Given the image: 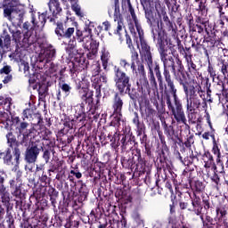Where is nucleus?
<instances>
[{
	"instance_id": "nucleus-1",
	"label": "nucleus",
	"mask_w": 228,
	"mask_h": 228,
	"mask_svg": "<svg viewBox=\"0 0 228 228\" xmlns=\"http://www.w3.org/2000/svg\"><path fill=\"white\" fill-rule=\"evenodd\" d=\"M77 40L79 44H82L84 49L89 51L87 53L88 60H94L97 56V51L99 49V44L92 40V28L90 26H86L84 31L79 29L76 30Z\"/></svg>"
},
{
	"instance_id": "nucleus-2",
	"label": "nucleus",
	"mask_w": 228,
	"mask_h": 228,
	"mask_svg": "<svg viewBox=\"0 0 228 228\" xmlns=\"http://www.w3.org/2000/svg\"><path fill=\"white\" fill-rule=\"evenodd\" d=\"M151 4H154L157 15L159 17L158 26L151 27V34L153 39L156 40V36L159 35V24L160 29H167V31H172V22H170V20L167 15V12H165V7L161 5V2L159 0H151Z\"/></svg>"
},
{
	"instance_id": "nucleus-3",
	"label": "nucleus",
	"mask_w": 228,
	"mask_h": 228,
	"mask_svg": "<svg viewBox=\"0 0 228 228\" xmlns=\"http://www.w3.org/2000/svg\"><path fill=\"white\" fill-rule=\"evenodd\" d=\"M114 76L116 86L120 94H124L126 88L129 90V77L120 68L114 67Z\"/></svg>"
},
{
	"instance_id": "nucleus-4",
	"label": "nucleus",
	"mask_w": 228,
	"mask_h": 228,
	"mask_svg": "<svg viewBox=\"0 0 228 228\" xmlns=\"http://www.w3.org/2000/svg\"><path fill=\"white\" fill-rule=\"evenodd\" d=\"M137 35L139 37L141 48H139L141 56L144 58L147 65H152V54L151 53V46L147 45V41L143 38V29L136 30Z\"/></svg>"
},
{
	"instance_id": "nucleus-5",
	"label": "nucleus",
	"mask_w": 228,
	"mask_h": 228,
	"mask_svg": "<svg viewBox=\"0 0 228 228\" xmlns=\"http://www.w3.org/2000/svg\"><path fill=\"white\" fill-rule=\"evenodd\" d=\"M4 17H8V19H13L14 20H18V22H22L26 15V7H24V5L4 7Z\"/></svg>"
},
{
	"instance_id": "nucleus-6",
	"label": "nucleus",
	"mask_w": 228,
	"mask_h": 228,
	"mask_svg": "<svg viewBox=\"0 0 228 228\" xmlns=\"http://www.w3.org/2000/svg\"><path fill=\"white\" fill-rule=\"evenodd\" d=\"M131 60V69L133 74H134L135 77L138 79H143V77H145V68L138 59V52H132Z\"/></svg>"
},
{
	"instance_id": "nucleus-7",
	"label": "nucleus",
	"mask_w": 228,
	"mask_h": 228,
	"mask_svg": "<svg viewBox=\"0 0 228 228\" xmlns=\"http://www.w3.org/2000/svg\"><path fill=\"white\" fill-rule=\"evenodd\" d=\"M41 151L42 149L38 148V145L32 143L25 151V161L27 163H36Z\"/></svg>"
},
{
	"instance_id": "nucleus-8",
	"label": "nucleus",
	"mask_w": 228,
	"mask_h": 228,
	"mask_svg": "<svg viewBox=\"0 0 228 228\" xmlns=\"http://www.w3.org/2000/svg\"><path fill=\"white\" fill-rule=\"evenodd\" d=\"M56 56V49H54V46L48 45L45 49L41 50V53H39V61L45 62V63H50V61H53Z\"/></svg>"
},
{
	"instance_id": "nucleus-9",
	"label": "nucleus",
	"mask_w": 228,
	"mask_h": 228,
	"mask_svg": "<svg viewBox=\"0 0 228 228\" xmlns=\"http://www.w3.org/2000/svg\"><path fill=\"white\" fill-rule=\"evenodd\" d=\"M186 99V108L187 111H193L194 108H199L200 106V99L195 93V88L192 87L190 89V95H187Z\"/></svg>"
},
{
	"instance_id": "nucleus-10",
	"label": "nucleus",
	"mask_w": 228,
	"mask_h": 228,
	"mask_svg": "<svg viewBox=\"0 0 228 228\" xmlns=\"http://www.w3.org/2000/svg\"><path fill=\"white\" fill-rule=\"evenodd\" d=\"M175 108L174 107L171 110L174 118H175L176 122H182V124H184V122H186V116L184 115V110H183V104H181V102L177 100L175 101Z\"/></svg>"
},
{
	"instance_id": "nucleus-11",
	"label": "nucleus",
	"mask_w": 228,
	"mask_h": 228,
	"mask_svg": "<svg viewBox=\"0 0 228 228\" xmlns=\"http://www.w3.org/2000/svg\"><path fill=\"white\" fill-rule=\"evenodd\" d=\"M129 12L132 17V22L128 24V28H129L130 33H132V35H134V37H137L136 31H139L140 29H142V25H140V21H138V18H136V13H134V9H133V6L131 5L129 6Z\"/></svg>"
},
{
	"instance_id": "nucleus-12",
	"label": "nucleus",
	"mask_w": 228,
	"mask_h": 228,
	"mask_svg": "<svg viewBox=\"0 0 228 228\" xmlns=\"http://www.w3.org/2000/svg\"><path fill=\"white\" fill-rule=\"evenodd\" d=\"M45 12H43L40 14V12L37 13H33L32 14V24L35 28V29H37V28L38 29H42V28H44V26H45Z\"/></svg>"
},
{
	"instance_id": "nucleus-13",
	"label": "nucleus",
	"mask_w": 228,
	"mask_h": 228,
	"mask_svg": "<svg viewBox=\"0 0 228 228\" xmlns=\"http://www.w3.org/2000/svg\"><path fill=\"white\" fill-rule=\"evenodd\" d=\"M10 186L11 188H15V190L12 192V195L16 197V199L20 198V195L22 193V191L20 190V186H22V182L19 180V178L15 180H11L10 181Z\"/></svg>"
},
{
	"instance_id": "nucleus-14",
	"label": "nucleus",
	"mask_w": 228,
	"mask_h": 228,
	"mask_svg": "<svg viewBox=\"0 0 228 228\" xmlns=\"http://www.w3.org/2000/svg\"><path fill=\"white\" fill-rule=\"evenodd\" d=\"M122 106H124L122 98H120L118 94H116L114 98L113 109L114 113H116V115H119V117L122 115Z\"/></svg>"
},
{
	"instance_id": "nucleus-15",
	"label": "nucleus",
	"mask_w": 228,
	"mask_h": 228,
	"mask_svg": "<svg viewBox=\"0 0 228 228\" xmlns=\"http://www.w3.org/2000/svg\"><path fill=\"white\" fill-rule=\"evenodd\" d=\"M114 10V20L117 21L120 20V5L118 4V0H114V4L110 5L109 8V15H111L113 13Z\"/></svg>"
},
{
	"instance_id": "nucleus-16",
	"label": "nucleus",
	"mask_w": 228,
	"mask_h": 228,
	"mask_svg": "<svg viewBox=\"0 0 228 228\" xmlns=\"http://www.w3.org/2000/svg\"><path fill=\"white\" fill-rule=\"evenodd\" d=\"M50 12H53L55 15H58L61 12L59 0H50L48 3Z\"/></svg>"
},
{
	"instance_id": "nucleus-17",
	"label": "nucleus",
	"mask_w": 228,
	"mask_h": 228,
	"mask_svg": "<svg viewBox=\"0 0 228 228\" xmlns=\"http://www.w3.org/2000/svg\"><path fill=\"white\" fill-rule=\"evenodd\" d=\"M101 61L103 67V70L108 72L109 70L108 62L110 61V52L106 51L105 49L102 50Z\"/></svg>"
},
{
	"instance_id": "nucleus-18",
	"label": "nucleus",
	"mask_w": 228,
	"mask_h": 228,
	"mask_svg": "<svg viewBox=\"0 0 228 228\" xmlns=\"http://www.w3.org/2000/svg\"><path fill=\"white\" fill-rule=\"evenodd\" d=\"M4 105L6 111L12 110V98L8 96H0V106Z\"/></svg>"
},
{
	"instance_id": "nucleus-19",
	"label": "nucleus",
	"mask_w": 228,
	"mask_h": 228,
	"mask_svg": "<svg viewBox=\"0 0 228 228\" xmlns=\"http://www.w3.org/2000/svg\"><path fill=\"white\" fill-rule=\"evenodd\" d=\"M0 197L2 199L3 204L5 206L10 204V192L6 191V187H4L3 190L0 189Z\"/></svg>"
},
{
	"instance_id": "nucleus-20",
	"label": "nucleus",
	"mask_w": 228,
	"mask_h": 228,
	"mask_svg": "<svg viewBox=\"0 0 228 228\" xmlns=\"http://www.w3.org/2000/svg\"><path fill=\"white\" fill-rule=\"evenodd\" d=\"M167 86L171 90V94L173 95L174 102L179 101V98L177 97V89H175V86H174V82L171 79L167 78Z\"/></svg>"
},
{
	"instance_id": "nucleus-21",
	"label": "nucleus",
	"mask_w": 228,
	"mask_h": 228,
	"mask_svg": "<svg viewBox=\"0 0 228 228\" xmlns=\"http://www.w3.org/2000/svg\"><path fill=\"white\" fill-rule=\"evenodd\" d=\"M167 86L171 90V94L173 95L174 102L179 101V98L177 97V89H175V86H174V82L171 79L167 78Z\"/></svg>"
},
{
	"instance_id": "nucleus-22",
	"label": "nucleus",
	"mask_w": 228,
	"mask_h": 228,
	"mask_svg": "<svg viewBox=\"0 0 228 228\" xmlns=\"http://www.w3.org/2000/svg\"><path fill=\"white\" fill-rule=\"evenodd\" d=\"M152 64L148 65L150 70V84L152 88H158V83L156 82V77H154V71L152 70Z\"/></svg>"
},
{
	"instance_id": "nucleus-23",
	"label": "nucleus",
	"mask_w": 228,
	"mask_h": 228,
	"mask_svg": "<svg viewBox=\"0 0 228 228\" xmlns=\"http://www.w3.org/2000/svg\"><path fill=\"white\" fill-rule=\"evenodd\" d=\"M144 114L146 118H154V116L156 115V110L152 109L151 105H147L144 110Z\"/></svg>"
},
{
	"instance_id": "nucleus-24",
	"label": "nucleus",
	"mask_w": 228,
	"mask_h": 228,
	"mask_svg": "<svg viewBox=\"0 0 228 228\" xmlns=\"http://www.w3.org/2000/svg\"><path fill=\"white\" fill-rule=\"evenodd\" d=\"M55 34L57 37H63L65 34V28H63V23L58 21L57 27L55 28Z\"/></svg>"
},
{
	"instance_id": "nucleus-25",
	"label": "nucleus",
	"mask_w": 228,
	"mask_h": 228,
	"mask_svg": "<svg viewBox=\"0 0 228 228\" xmlns=\"http://www.w3.org/2000/svg\"><path fill=\"white\" fill-rule=\"evenodd\" d=\"M11 33L12 35L13 40L16 43L20 44V38H22V33L20 32V30H12L11 31Z\"/></svg>"
},
{
	"instance_id": "nucleus-26",
	"label": "nucleus",
	"mask_w": 228,
	"mask_h": 228,
	"mask_svg": "<svg viewBox=\"0 0 228 228\" xmlns=\"http://www.w3.org/2000/svg\"><path fill=\"white\" fill-rule=\"evenodd\" d=\"M20 70H23L25 73L29 72V63L24 60H20L19 63Z\"/></svg>"
},
{
	"instance_id": "nucleus-27",
	"label": "nucleus",
	"mask_w": 228,
	"mask_h": 228,
	"mask_svg": "<svg viewBox=\"0 0 228 228\" xmlns=\"http://www.w3.org/2000/svg\"><path fill=\"white\" fill-rule=\"evenodd\" d=\"M216 215L218 218V222H222V220H225V215H227V211L225 209L217 208L216 209Z\"/></svg>"
},
{
	"instance_id": "nucleus-28",
	"label": "nucleus",
	"mask_w": 228,
	"mask_h": 228,
	"mask_svg": "<svg viewBox=\"0 0 228 228\" xmlns=\"http://www.w3.org/2000/svg\"><path fill=\"white\" fill-rule=\"evenodd\" d=\"M91 69L93 76H99V74H101V64H99V62L93 64Z\"/></svg>"
},
{
	"instance_id": "nucleus-29",
	"label": "nucleus",
	"mask_w": 228,
	"mask_h": 228,
	"mask_svg": "<svg viewBox=\"0 0 228 228\" xmlns=\"http://www.w3.org/2000/svg\"><path fill=\"white\" fill-rule=\"evenodd\" d=\"M9 3L6 8H15L17 6H23L24 4H20V0H8Z\"/></svg>"
},
{
	"instance_id": "nucleus-30",
	"label": "nucleus",
	"mask_w": 228,
	"mask_h": 228,
	"mask_svg": "<svg viewBox=\"0 0 228 228\" xmlns=\"http://www.w3.org/2000/svg\"><path fill=\"white\" fill-rule=\"evenodd\" d=\"M33 44V40H31V37H28V35H25L22 39V46L23 47H29Z\"/></svg>"
},
{
	"instance_id": "nucleus-31",
	"label": "nucleus",
	"mask_w": 228,
	"mask_h": 228,
	"mask_svg": "<svg viewBox=\"0 0 228 228\" xmlns=\"http://www.w3.org/2000/svg\"><path fill=\"white\" fill-rule=\"evenodd\" d=\"M76 31V28H68L65 31H64V35L62 36L64 38H71L72 35H74Z\"/></svg>"
},
{
	"instance_id": "nucleus-32",
	"label": "nucleus",
	"mask_w": 228,
	"mask_h": 228,
	"mask_svg": "<svg viewBox=\"0 0 228 228\" xmlns=\"http://www.w3.org/2000/svg\"><path fill=\"white\" fill-rule=\"evenodd\" d=\"M0 127L10 131L12 129V121L10 119H6L5 121H2L0 123Z\"/></svg>"
},
{
	"instance_id": "nucleus-33",
	"label": "nucleus",
	"mask_w": 228,
	"mask_h": 228,
	"mask_svg": "<svg viewBox=\"0 0 228 228\" xmlns=\"http://www.w3.org/2000/svg\"><path fill=\"white\" fill-rule=\"evenodd\" d=\"M60 88L62 90V92L65 93L66 96L69 95L70 90H72V87H70V86H69V84L60 85Z\"/></svg>"
},
{
	"instance_id": "nucleus-34",
	"label": "nucleus",
	"mask_w": 228,
	"mask_h": 228,
	"mask_svg": "<svg viewBox=\"0 0 228 228\" xmlns=\"http://www.w3.org/2000/svg\"><path fill=\"white\" fill-rule=\"evenodd\" d=\"M79 193L82 197H84V199H86L87 195H88V189H86V185L85 183L81 184V187L79 189Z\"/></svg>"
},
{
	"instance_id": "nucleus-35",
	"label": "nucleus",
	"mask_w": 228,
	"mask_h": 228,
	"mask_svg": "<svg viewBox=\"0 0 228 228\" xmlns=\"http://www.w3.org/2000/svg\"><path fill=\"white\" fill-rule=\"evenodd\" d=\"M71 8L73 12H75L76 15H77L78 17H83V12H81V7L79 6V4H74Z\"/></svg>"
},
{
	"instance_id": "nucleus-36",
	"label": "nucleus",
	"mask_w": 228,
	"mask_h": 228,
	"mask_svg": "<svg viewBox=\"0 0 228 228\" xmlns=\"http://www.w3.org/2000/svg\"><path fill=\"white\" fill-rule=\"evenodd\" d=\"M4 179H6V173L0 170V190H4Z\"/></svg>"
},
{
	"instance_id": "nucleus-37",
	"label": "nucleus",
	"mask_w": 228,
	"mask_h": 228,
	"mask_svg": "<svg viewBox=\"0 0 228 228\" xmlns=\"http://www.w3.org/2000/svg\"><path fill=\"white\" fill-rule=\"evenodd\" d=\"M10 42H11V40H10L9 37L4 38V44H3V39L0 38V47H1V49H4V47H6V49H8V45H10Z\"/></svg>"
},
{
	"instance_id": "nucleus-38",
	"label": "nucleus",
	"mask_w": 228,
	"mask_h": 228,
	"mask_svg": "<svg viewBox=\"0 0 228 228\" xmlns=\"http://www.w3.org/2000/svg\"><path fill=\"white\" fill-rule=\"evenodd\" d=\"M116 22H118L117 30L115 31L116 35H120V31L122 30V28H124V21L122 19L117 20Z\"/></svg>"
},
{
	"instance_id": "nucleus-39",
	"label": "nucleus",
	"mask_w": 228,
	"mask_h": 228,
	"mask_svg": "<svg viewBox=\"0 0 228 228\" xmlns=\"http://www.w3.org/2000/svg\"><path fill=\"white\" fill-rule=\"evenodd\" d=\"M192 206L194 208L193 211H194L195 215H197L198 216H200V215L202 213V208H196L197 206H199V202L192 201Z\"/></svg>"
},
{
	"instance_id": "nucleus-40",
	"label": "nucleus",
	"mask_w": 228,
	"mask_h": 228,
	"mask_svg": "<svg viewBox=\"0 0 228 228\" xmlns=\"http://www.w3.org/2000/svg\"><path fill=\"white\" fill-rule=\"evenodd\" d=\"M7 143H9L10 147H12V143H15V137H13V134L9 132L6 134Z\"/></svg>"
},
{
	"instance_id": "nucleus-41",
	"label": "nucleus",
	"mask_w": 228,
	"mask_h": 228,
	"mask_svg": "<svg viewBox=\"0 0 228 228\" xmlns=\"http://www.w3.org/2000/svg\"><path fill=\"white\" fill-rule=\"evenodd\" d=\"M159 53L161 61L165 63V61H167V56H168V54L167 53V50L160 47Z\"/></svg>"
},
{
	"instance_id": "nucleus-42",
	"label": "nucleus",
	"mask_w": 228,
	"mask_h": 228,
	"mask_svg": "<svg viewBox=\"0 0 228 228\" xmlns=\"http://www.w3.org/2000/svg\"><path fill=\"white\" fill-rule=\"evenodd\" d=\"M119 65L120 67H122L123 69H129L130 64L129 62H127V61L126 59H121L119 61Z\"/></svg>"
},
{
	"instance_id": "nucleus-43",
	"label": "nucleus",
	"mask_w": 228,
	"mask_h": 228,
	"mask_svg": "<svg viewBox=\"0 0 228 228\" xmlns=\"http://www.w3.org/2000/svg\"><path fill=\"white\" fill-rule=\"evenodd\" d=\"M43 158L45 163H49V159H51V152H49V151H45Z\"/></svg>"
},
{
	"instance_id": "nucleus-44",
	"label": "nucleus",
	"mask_w": 228,
	"mask_h": 228,
	"mask_svg": "<svg viewBox=\"0 0 228 228\" xmlns=\"http://www.w3.org/2000/svg\"><path fill=\"white\" fill-rule=\"evenodd\" d=\"M29 143V135L28 134H23V139L21 141V145H28Z\"/></svg>"
},
{
	"instance_id": "nucleus-45",
	"label": "nucleus",
	"mask_w": 228,
	"mask_h": 228,
	"mask_svg": "<svg viewBox=\"0 0 228 228\" xmlns=\"http://www.w3.org/2000/svg\"><path fill=\"white\" fill-rule=\"evenodd\" d=\"M76 45H77L76 38L69 40V45H68V47L69 49H76Z\"/></svg>"
},
{
	"instance_id": "nucleus-46",
	"label": "nucleus",
	"mask_w": 228,
	"mask_h": 228,
	"mask_svg": "<svg viewBox=\"0 0 228 228\" xmlns=\"http://www.w3.org/2000/svg\"><path fill=\"white\" fill-rule=\"evenodd\" d=\"M145 17L147 20H151V19H152V11L145 9Z\"/></svg>"
},
{
	"instance_id": "nucleus-47",
	"label": "nucleus",
	"mask_w": 228,
	"mask_h": 228,
	"mask_svg": "<svg viewBox=\"0 0 228 228\" xmlns=\"http://www.w3.org/2000/svg\"><path fill=\"white\" fill-rule=\"evenodd\" d=\"M12 71V69H10L9 66H5L1 70L0 73L1 74H10V72Z\"/></svg>"
},
{
	"instance_id": "nucleus-48",
	"label": "nucleus",
	"mask_w": 228,
	"mask_h": 228,
	"mask_svg": "<svg viewBox=\"0 0 228 228\" xmlns=\"http://www.w3.org/2000/svg\"><path fill=\"white\" fill-rule=\"evenodd\" d=\"M70 174L72 175H75L77 177V179H81V177H83V175L80 172H76L74 170H71Z\"/></svg>"
},
{
	"instance_id": "nucleus-49",
	"label": "nucleus",
	"mask_w": 228,
	"mask_h": 228,
	"mask_svg": "<svg viewBox=\"0 0 228 228\" xmlns=\"http://www.w3.org/2000/svg\"><path fill=\"white\" fill-rule=\"evenodd\" d=\"M12 75H7V76L4 77V79L3 80V83H4V85H8V83H10V82L12 81Z\"/></svg>"
},
{
	"instance_id": "nucleus-50",
	"label": "nucleus",
	"mask_w": 228,
	"mask_h": 228,
	"mask_svg": "<svg viewBox=\"0 0 228 228\" xmlns=\"http://www.w3.org/2000/svg\"><path fill=\"white\" fill-rule=\"evenodd\" d=\"M196 190L198 191H202V190H204V185H202V183L196 182Z\"/></svg>"
},
{
	"instance_id": "nucleus-51",
	"label": "nucleus",
	"mask_w": 228,
	"mask_h": 228,
	"mask_svg": "<svg viewBox=\"0 0 228 228\" xmlns=\"http://www.w3.org/2000/svg\"><path fill=\"white\" fill-rule=\"evenodd\" d=\"M216 163H217V165H220V167H221V171H220V173L221 174H223V172H224V164L222 163V160L220 159V156L218 157V156H216Z\"/></svg>"
},
{
	"instance_id": "nucleus-52",
	"label": "nucleus",
	"mask_w": 228,
	"mask_h": 228,
	"mask_svg": "<svg viewBox=\"0 0 228 228\" xmlns=\"http://www.w3.org/2000/svg\"><path fill=\"white\" fill-rule=\"evenodd\" d=\"M28 126H29L28 123L21 122L19 126L20 131H24V129H26Z\"/></svg>"
},
{
	"instance_id": "nucleus-53",
	"label": "nucleus",
	"mask_w": 228,
	"mask_h": 228,
	"mask_svg": "<svg viewBox=\"0 0 228 228\" xmlns=\"http://www.w3.org/2000/svg\"><path fill=\"white\" fill-rule=\"evenodd\" d=\"M167 104L169 110H172V108H174V105H172V101L170 100V95L167 96Z\"/></svg>"
},
{
	"instance_id": "nucleus-54",
	"label": "nucleus",
	"mask_w": 228,
	"mask_h": 228,
	"mask_svg": "<svg viewBox=\"0 0 228 228\" xmlns=\"http://www.w3.org/2000/svg\"><path fill=\"white\" fill-rule=\"evenodd\" d=\"M212 152H214L215 156H221L220 149H218L217 146L213 147Z\"/></svg>"
},
{
	"instance_id": "nucleus-55",
	"label": "nucleus",
	"mask_w": 228,
	"mask_h": 228,
	"mask_svg": "<svg viewBox=\"0 0 228 228\" xmlns=\"http://www.w3.org/2000/svg\"><path fill=\"white\" fill-rule=\"evenodd\" d=\"M102 26H103V29L105 30V31H108L109 29H110V21H105V22H103L102 23Z\"/></svg>"
},
{
	"instance_id": "nucleus-56",
	"label": "nucleus",
	"mask_w": 228,
	"mask_h": 228,
	"mask_svg": "<svg viewBox=\"0 0 228 228\" xmlns=\"http://www.w3.org/2000/svg\"><path fill=\"white\" fill-rule=\"evenodd\" d=\"M183 92L185 94V99L188 98V95H190V91H188V86H186V85L183 84Z\"/></svg>"
},
{
	"instance_id": "nucleus-57",
	"label": "nucleus",
	"mask_w": 228,
	"mask_h": 228,
	"mask_svg": "<svg viewBox=\"0 0 228 228\" xmlns=\"http://www.w3.org/2000/svg\"><path fill=\"white\" fill-rule=\"evenodd\" d=\"M81 97H82V99H83L84 101H86L87 99H90L91 94H88V93H85V94H82Z\"/></svg>"
},
{
	"instance_id": "nucleus-58",
	"label": "nucleus",
	"mask_w": 228,
	"mask_h": 228,
	"mask_svg": "<svg viewBox=\"0 0 228 228\" xmlns=\"http://www.w3.org/2000/svg\"><path fill=\"white\" fill-rule=\"evenodd\" d=\"M152 69H154V70H155V74H158V73H159L160 71H159V65H158V64H153L152 63Z\"/></svg>"
},
{
	"instance_id": "nucleus-59",
	"label": "nucleus",
	"mask_w": 228,
	"mask_h": 228,
	"mask_svg": "<svg viewBox=\"0 0 228 228\" xmlns=\"http://www.w3.org/2000/svg\"><path fill=\"white\" fill-rule=\"evenodd\" d=\"M221 72L225 76L227 74V65L224 64L221 68Z\"/></svg>"
},
{
	"instance_id": "nucleus-60",
	"label": "nucleus",
	"mask_w": 228,
	"mask_h": 228,
	"mask_svg": "<svg viewBox=\"0 0 228 228\" xmlns=\"http://www.w3.org/2000/svg\"><path fill=\"white\" fill-rule=\"evenodd\" d=\"M4 161L7 163V165H8V163H10V159H12V155H10V154H6V156L4 157Z\"/></svg>"
},
{
	"instance_id": "nucleus-61",
	"label": "nucleus",
	"mask_w": 228,
	"mask_h": 228,
	"mask_svg": "<svg viewBox=\"0 0 228 228\" xmlns=\"http://www.w3.org/2000/svg\"><path fill=\"white\" fill-rule=\"evenodd\" d=\"M164 76H165L166 81L167 82V79H170V74L167 69L164 70Z\"/></svg>"
},
{
	"instance_id": "nucleus-62",
	"label": "nucleus",
	"mask_w": 228,
	"mask_h": 228,
	"mask_svg": "<svg viewBox=\"0 0 228 228\" xmlns=\"http://www.w3.org/2000/svg\"><path fill=\"white\" fill-rule=\"evenodd\" d=\"M189 67H191V69H193V70L197 69V65H195V63H193V61H189Z\"/></svg>"
},
{
	"instance_id": "nucleus-63",
	"label": "nucleus",
	"mask_w": 228,
	"mask_h": 228,
	"mask_svg": "<svg viewBox=\"0 0 228 228\" xmlns=\"http://www.w3.org/2000/svg\"><path fill=\"white\" fill-rule=\"evenodd\" d=\"M202 138H204V140H209V133L205 132V133L202 134Z\"/></svg>"
},
{
	"instance_id": "nucleus-64",
	"label": "nucleus",
	"mask_w": 228,
	"mask_h": 228,
	"mask_svg": "<svg viewBox=\"0 0 228 228\" xmlns=\"http://www.w3.org/2000/svg\"><path fill=\"white\" fill-rule=\"evenodd\" d=\"M28 113H29V110H23V117L25 118H28Z\"/></svg>"
}]
</instances>
